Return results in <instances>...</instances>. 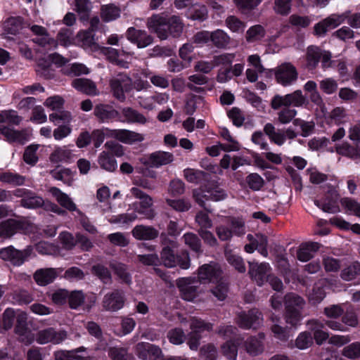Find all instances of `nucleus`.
Here are the masks:
<instances>
[{"label": "nucleus", "instance_id": "obj_8", "mask_svg": "<svg viewBox=\"0 0 360 360\" xmlns=\"http://www.w3.org/2000/svg\"><path fill=\"white\" fill-rule=\"evenodd\" d=\"M33 248L28 245L23 250H18L13 245L1 248L0 250V258L11 264L20 266L31 256Z\"/></svg>", "mask_w": 360, "mask_h": 360}, {"label": "nucleus", "instance_id": "obj_23", "mask_svg": "<svg viewBox=\"0 0 360 360\" xmlns=\"http://www.w3.org/2000/svg\"><path fill=\"white\" fill-rule=\"evenodd\" d=\"M114 138L126 144L140 143L145 139L143 134L128 129H114Z\"/></svg>", "mask_w": 360, "mask_h": 360}, {"label": "nucleus", "instance_id": "obj_37", "mask_svg": "<svg viewBox=\"0 0 360 360\" xmlns=\"http://www.w3.org/2000/svg\"><path fill=\"white\" fill-rule=\"evenodd\" d=\"M265 134L270 140L278 146L283 145L285 141L284 132L281 130H276L274 126L271 123H267L264 128Z\"/></svg>", "mask_w": 360, "mask_h": 360}, {"label": "nucleus", "instance_id": "obj_21", "mask_svg": "<svg viewBox=\"0 0 360 360\" xmlns=\"http://www.w3.org/2000/svg\"><path fill=\"white\" fill-rule=\"evenodd\" d=\"M249 266L250 276L259 285H262L267 278L266 274L270 269L269 264L249 262Z\"/></svg>", "mask_w": 360, "mask_h": 360}, {"label": "nucleus", "instance_id": "obj_29", "mask_svg": "<svg viewBox=\"0 0 360 360\" xmlns=\"http://www.w3.org/2000/svg\"><path fill=\"white\" fill-rule=\"evenodd\" d=\"M121 113L124 118V121L127 123L143 125L149 121L148 118H147L143 114L130 107L123 108L121 110Z\"/></svg>", "mask_w": 360, "mask_h": 360}, {"label": "nucleus", "instance_id": "obj_13", "mask_svg": "<svg viewBox=\"0 0 360 360\" xmlns=\"http://www.w3.org/2000/svg\"><path fill=\"white\" fill-rule=\"evenodd\" d=\"M49 120L58 127L53 131V136L60 140L68 135V113L65 111L56 112L49 115Z\"/></svg>", "mask_w": 360, "mask_h": 360}, {"label": "nucleus", "instance_id": "obj_5", "mask_svg": "<svg viewBox=\"0 0 360 360\" xmlns=\"http://www.w3.org/2000/svg\"><path fill=\"white\" fill-rule=\"evenodd\" d=\"M307 103V97L302 94V91L296 90L284 96L275 95L271 101V107L274 110H278L281 107H302Z\"/></svg>", "mask_w": 360, "mask_h": 360}, {"label": "nucleus", "instance_id": "obj_4", "mask_svg": "<svg viewBox=\"0 0 360 360\" xmlns=\"http://www.w3.org/2000/svg\"><path fill=\"white\" fill-rule=\"evenodd\" d=\"M304 300L293 293L285 296V321L292 326H296L302 319L301 310L304 306Z\"/></svg>", "mask_w": 360, "mask_h": 360}, {"label": "nucleus", "instance_id": "obj_60", "mask_svg": "<svg viewBox=\"0 0 360 360\" xmlns=\"http://www.w3.org/2000/svg\"><path fill=\"white\" fill-rule=\"evenodd\" d=\"M342 354L351 359L360 358V342H354L345 347Z\"/></svg>", "mask_w": 360, "mask_h": 360}, {"label": "nucleus", "instance_id": "obj_47", "mask_svg": "<svg viewBox=\"0 0 360 360\" xmlns=\"http://www.w3.org/2000/svg\"><path fill=\"white\" fill-rule=\"evenodd\" d=\"M91 136L94 146L98 148L102 144L105 137L114 138V129H110L108 128L96 129L93 131Z\"/></svg>", "mask_w": 360, "mask_h": 360}, {"label": "nucleus", "instance_id": "obj_49", "mask_svg": "<svg viewBox=\"0 0 360 360\" xmlns=\"http://www.w3.org/2000/svg\"><path fill=\"white\" fill-rule=\"evenodd\" d=\"M188 16L192 20H205L207 17V9L204 5L194 4L188 9Z\"/></svg>", "mask_w": 360, "mask_h": 360}, {"label": "nucleus", "instance_id": "obj_36", "mask_svg": "<svg viewBox=\"0 0 360 360\" xmlns=\"http://www.w3.org/2000/svg\"><path fill=\"white\" fill-rule=\"evenodd\" d=\"M77 40L84 49H90L92 51H97L100 49L98 44L94 42L91 32H79L77 35Z\"/></svg>", "mask_w": 360, "mask_h": 360}, {"label": "nucleus", "instance_id": "obj_45", "mask_svg": "<svg viewBox=\"0 0 360 360\" xmlns=\"http://www.w3.org/2000/svg\"><path fill=\"white\" fill-rule=\"evenodd\" d=\"M270 319L273 323L271 330L274 337L283 341L287 340L290 337L287 328H283L278 324L279 319L276 316L272 315Z\"/></svg>", "mask_w": 360, "mask_h": 360}, {"label": "nucleus", "instance_id": "obj_1", "mask_svg": "<svg viewBox=\"0 0 360 360\" xmlns=\"http://www.w3.org/2000/svg\"><path fill=\"white\" fill-rule=\"evenodd\" d=\"M148 28L155 32L160 39H166L170 34L179 37L184 28V24L179 17L172 15L169 18L164 14H154L147 20Z\"/></svg>", "mask_w": 360, "mask_h": 360}, {"label": "nucleus", "instance_id": "obj_3", "mask_svg": "<svg viewBox=\"0 0 360 360\" xmlns=\"http://www.w3.org/2000/svg\"><path fill=\"white\" fill-rule=\"evenodd\" d=\"M110 84L114 96L121 101L125 100L124 93L130 91L133 86L138 91L146 90L150 87L146 80L139 79L132 83L131 79L123 74H118L115 77L111 79Z\"/></svg>", "mask_w": 360, "mask_h": 360}, {"label": "nucleus", "instance_id": "obj_2", "mask_svg": "<svg viewBox=\"0 0 360 360\" xmlns=\"http://www.w3.org/2000/svg\"><path fill=\"white\" fill-rule=\"evenodd\" d=\"M221 270L220 266L214 263L205 264L198 268V278L201 283L217 282V285L211 290L213 295L219 300H224L227 295V284L220 278Z\"/></svg>", "mask_w": 360, "mask_h": 360}, {"label": "nucleus", "instance_id": "obj_30", "mask_svg": "<svg viewBox=\"0 0 360 360\" xmlns=\"http://www.w3.org/2000/svg\"><path fill=\"white\" fill-rule=\"evenodd\" d=\"M26 26H30V24L24 22L22 18L19 16L11 17L4 24L5 33L12 35H16Z\"/></svg>", "mask_w": 360, "mask_h": 360}, {"label": "nucleus", "instance_id": "obj_27", "mask_svg": "<svg viewBox=\"0 0 360 360\" xmlns=\"http://www.w3.org/2000/svg\"><path fill=\"white\" fill-rule=\"evenodd\" d=\"M1 133L5 136L7 141L10 143H18L24 144L28 140V134L27 131L23 130H15L14 129L4 127L0 129Z\"/></svg>", "mask_w": 360, "mask_h": 360}, {"label": "nucleus", "instance_id": "obj_26", "mask_svg": "<svg viewBox=\"0 0 360 360\" xmlns=\"http://www.w3.org/2000/svg\"><path fill=\"white\" fill-rule=\"evenodd\" d=\"M58 273L56 269L44 268L37 269L33 278L35 282L40 286H45L51 283L57 277Z\"/></svg>", "mask_w": 360, "mask_h": 360}, {"label": "nucleus", "instance_id": "obj_61", "mask_svg": "<svg viewBox=\"0 0 360 360\" xmlns=\"http://www.w3.org/2000/svg\"><path fill=\"white\" fill-rule=\"evenodd\" d=\"M184 176L190 183L198 184L205 178V173L200 170L188 168L184 170Z\"/></svg>", "mask_w": 360, "mask_h": 360}, {"label": "nucleus", "instance_id": "obj_39", "mask_svg": "<svg viewBox=\"0 0 360 360\" xmlns=\"http://www.w3.org/2000/svg\"><path fill=\"white\" fill-rule=\"evenodd\" d=\"M98 162L100 167L108 172H114L117 167L116 160L111 154L105 151H103L99 155Z\"/></svg>", "mask_w": 360, "mask_h": 360}, {"label": "nucleus", "instance_id": "obj_28", "mask_svg": "<svg viewBox=\"0 0 360 360\" xmlns=\"http://www.w3.org/2000/svg\"><path fill=\"white\" fill-rule=\"evenodd\" d=\"M307 326L309 330L313 333L316 344L321 345L329 338L328 333L323 330L324 324L322 322L316 319H311L307 321Z\"/></svg>", "mask_w": 360, "mask_h": 360}, {"label": "nucleus", "instance_id": "obj_10", "mask_svg": "<svg viewBox=\"0 0 360 360\" xmlns=\"http://www.w3.org/2000/svg\"><path fill=\"white\" fill-rule=\"evenodd\" d=\"M275 78L278 83L284 86L293 84L298 78L296 68L290 63H283L274 70Z\"/></svg>", "mask_w": 360, "mask_h": 360}, {"label": "nucleus", "instance_id": "obj_52", "mask_svg": "<svg viewBox=\"0 0 360 360\" xmlns=\"http://www.w3.org/2000/svg\"><path fill=\"white\" fill-rule=\"evenodd\" d=\"M264 35V28L260 25H256L248 30L245 38L247 41L252 43L261 40Z\"/></svg>", "mask_w": 360, "mask_h": 360}, {"label": "nucleus", "instance_id": "obj_43", "mask_svg": "<svg viewBox=\"0 0 360 360\" xmlns=\"http://www.w3.org/2000/svg\"><path fill=\"white\" fill-rule=\"evenodd\" d=\"M189 321L191 333L197 335H200V333L205 331H210L213 328L211 323L205 322L197 317H192Z\"/></svg>", "mask_w": 360, "mask_h": 360}, {"label": "nucleus", "instance_id": "obj_40", "mask_svg": "<svg viewBox=\"0 0 360 360\" xmlns=\"http://www.w3.org/2000/svg\"><path fill=\"white\" fill-rule=\"evenodd\" d=\"M219 134L224 140L228 141L227 143L224 144V151L231 152L238 151L240 150V146L239 143L231 135L229 131L226 128H220Z\"/></svg>", "mask_w": 360, "mask_h": 360}, {"label": "nucleus", "instance_id": "obj_62", "mask_svg": "<svg viewBox=\"0 0 360 360\" xmlns=\"http://www.w3.org/2000/svg\"><path fill=\"white\" fill-rule=\"evenodd\" d=\"M297 111L289 107H285L278 113V120L281 124H288L293 120Z\"/></svg>", "mask_w": 360, "mask_h": 360}, {"label": "nucleus", "instance_id": "obj_17", "mask_svg": "<svg viewBox=\"0 0 360 360\" xmlns=\"http://www.w3.org/2000/svg\"><path fill=\"white\" fill-rule=\"evenodd\" d=\"M126 37L129 41L135 44L138 48H145L153 42V37L146 31L129 27L126 32Z\"/></svg>", "mask_w": 360, "mask_h": 360}, {"label": "nucleus", "instance_id": "obj_38", "mask_svg": "<svg viewBox=\"0 0 360 360\" xmlns=\"http://www.w3.org/2000/svg\"><path fill=\"white\" fill-rule=\"evenodd\" d=\"M328 119L329 122L340 125L348 122L349 121V116L345 108L336 107L330 112Z\"/></svg>", "mask_w": 360, "mask_h": 360}, {"label": "nucleus", "instance_id": "obj_59", "mask_svg": "<svg viewBox=\"0 0 360 360\" xmlns=\"http://www.w3.org/2000/svg\"><path fill=\"white\" fill-rule=\"evenodd\" d=\"M110 266L123 282L126 283H131V276L127 271V266L124 264L122 263L112 262Z\"/></svg>", "mask_w": 360, "mask_h": 360}, {"label": "nucleus", "instance_id": "obj_22", "mask_svg": "<svg viewBox=\"0 0 360 360\" xmlns=\"http://www.w3.org/2000/svg\"><path fill=\"white\" fill-rule=\"evenodd\" d=\"M264 335L258 334L257 336L249 337L244 342L245 351L251 356H257L262 354L264 350Z\"/></svg>", "mask_w": 360, "mask_h": 360}, {"label": "nucleus", "instance_id": "obj_57", "mask_svg": "<svg viewBox=\"0 0 360 360\" xmlns=\"http://www.w3.org/2000/svg\"><path fill=\"white\" fill-rule=\"evenodd\" d=\"M137 219V214L135 212L131 213H124L117 216H112L109 219L111 224H117L121 226L128 225Z\"/></svg>", "mask_w": 360, "mask_h": 360}, {"label": "nucleus", "instance_id": "obj_34", "mask_svg": "<svg viewBox=\"0 0 360 360\" xmlns=\"http://www.w3.org/2000/svg\"><path fill=\"white\" fill-rule=\"evenodd\" d=\"M178 286L181 292L183 299L187 301H192L197 296V288L191 285L188 278H181L178 281Z\"/></svg>", "mask_w": 360, "mask_h": 360}, {"label": "nucleus", "instance_id": "obj_32", "mask_svg": "<svg viewBox=\"0 0 360 360\" xmlns=\"http://www.w3.org/2000/svg\"><path fill=\"white\" fill-rule=\"evenodd\" d=\"M314 203L326 212L336 213L340 210L338 203V197L335 194H331L323 200H316Z\"/></svg>", "mask_w": 360, "mask_h": 360}, {"label": "nucleus", "instance_id": "obj_25", "mask_svg": "<svg viewBox=\"0 0 360 360\" xmlns=\"http://www.w3.org/2000/svg\"><path fill=\"white\" fill-rule=\"evenodd\" d=\"M94 114L100 122L105 123L115 118L118 112L112 105L98 104L95 106Z\"/></svg>", "mask_w": 360, "mask_h": 360}, {"label": "nucleus", "instance_id": "obj_53", "mask_svg": "<svg viewBox=\"0 0 360 360\" xmlns=\"http://www.w3.org/2000/svg\"><path fill=\"white\" fill-rule=\"evenodd\" d=\"M69 211H77L78 214L77 217L80 221V224L83 226V228L88 232L91 233H94L96 232V227L91 224L89 221V219L84 216L80 211L76 210V205L72 201L69 200Z\"/></svg>", "mask_w": 360, "mask_h": 360}, {"label": "nucleus", "instance_id": "obj_33", "mask_svg": "<svg viewBox=\"0 0 360 360\" xmlns=\"http://www.w3.org/2000/svg\"><path fill=\"white\" fill-rule=\"evenodd\" d=\"M319 248V244L317 243H306L300 245L297 257L301 262H307L313 257V255Z\"/></svg>", "mask_w": 360, "mask_h": 360}, {"label": "nucleus", "instance_id": "obj_58", "mask_svg": "<svg viewBox=\"0 0 360 360\" xmlns=\"http://www.w3.org/2000/svg\"><path fill=\"white\" fill-rule=\"evenodd\" d=\"M91 272L98 277L103 283H110L111 282V274L107 267L101 264H96L92 266Z\"/></svg>", "mask_w": 360, "mask_h": 360}, {"label": "nucleus", "instance_id": "obj_15", "mask_svg": "<svg viewBox=\"0 0 360 360\" xmlns=\"http://www.w3.org/2000/svg\"><path fill=\"white\" fill-rule=\"evenodd\" d=\"M29 27L32 32L36 36L32 39L34 43L46 49L56 47V41L50 37L45 27L37 25H30Z\"/></svg>", "mask_w": 360, "mask_h": 360}, {"label": "nucleus", "instance_id": "obj_16", "mask_svg": "<svg viewBox=\"0 0 360 360\" xmlns=\"http://www.w3.org/2000/svg\"><path fill=\"white\" fill-rule=\"evenodd\" d=\"M136 354L142 360H161L162 350L158 346L148 342H139L136 345Z\"/></svg>", "mask_w": 360, "mask_h": 360}, {"label": "nucleus", "instance_id": "obj_7", "mask_svg": "<svg viewBox=\"0 0 360 360\" xmlns=\"http://www.w3.org/2000/svg\"><path fill=\"white\" fill-rule=\"evenodd\" d=\"M227 223L231 225V229L224 224L216 226V234L220 240H229L233 235L242 236L245 234V221L242 218L231 217L227 219Z\"/></svg>", "mask_w": 360, "mask_h": 360}, {"label": "nucleus", "instance_id": "obj_44", "mask_svg": "<svg viewBox=\"0 0 360 360\" xmlns=\"http://www.w3.org/2000/svg\"><path fill=\"white\" fill-rule=\"evenodd\" d=\"M211 41L218 48H224L230 42V37L224 30L218 29L211 32Z\"/></svg>", "mask_w": 360, "mask_h": 360}, {"label": "nucleus", "instance_id": "obj_63", "mask_svg": "<svg viewBox=\"0 0 360 360\" xmlns=\"http://www.w3.org/2000/svg\"><path fill=\"white\" fill-rule=\"evenodd\" d=\"M120 10L114 6H104L101 10V17L103 20L109 22L120 16Z\"/></svg>", "mask_w": 360, "mask_h": 360}, {"label": "nucleus", "instance_id": "obj_56", "mask_svg": "<svg viewBox=\"0 0 360 360\" xmlns=\"http://www.w3.org/2000/svg\"><path fill=\"white\" fill-rule=\"evenodd\" d=\"M225 255L228 262L234 266L239 272L243 273L245 271V266L240 257L227 249L225 250Z\"/></svg>", "mask_w": 360, "mask_h": 360}, {"label": "nucleus", "instance_id": "obj_12", "mask_svg": "<svg viewBox=\"0 0 360 360\" xmlns=\"http://www.w3.org/2000/svg\"><path fill=\"white\" fill-rule=\"evenodd\" d=\"M347 18H348V13L332 14L314 25V33L317 36H323L328 30L342 24Z\"/></svg>", "mask_w": 360, "mask_h": 360}, {"label": "nucleus", "instance_id": "obj_18", "mask_svg": "<svg viewBox=\"0 0 360 360\" xmlns=\"http://www.w3.org/2000/svg\"><path fill=\"white\" fill-rule=\"evenodd\" d=\"M262 316L257 309H252L248 314L242 313L238 315V323L243 328H257L262 323Z\"/></svg>", "mask_w": 360, "mask_h": 360}, {"label": "nucleus", "instance_id": "obj_9", "mask_svg": "<svg viewBox=\"0 0 360 360\" xmlns=\"http://www.w3.org/2000/svg\"><path fill=\"white\" fill-rule=\"evenodd\" d=\"M130 192L134 198L140 200L139 207H137L138 203L136 202L133 203L131 206L136 210L139 214L143 215L145 218L149 219L154 218L155 212L152 207L153 205V198L137 187H132Z\"/></svg>", "mask_w": 360, "mask_h": 360}, {"label": "nucleus", "instance_id": "obj_64", "mask_svg": "<svg viewBox=\"0 0 360 360\" xmlns=\"http://www.w3.org/2000/svg\"><path fill=\"white\" fill-rule=\"evenodd\" d=\"M108 355L111 360H129L130 355L127 350L122 347H110L108 349Z\"/></svg>", "mask_w": 360, "mask_h": 360}, {"label": "nucleus", "instance_id": "obj_51", "mask_svg": "<svg viewBox=\"0 0 360 360\" xmlns=\"http://www.w3.org/2000/svg\"><path fill=\"white\" fill-rule=\"evenodd\" d=\"M25 178L16 173L4 172L0 174V181L1 182L11 184L13 186H21L25 183Z\"/></svg>", "mask_w": 360, "mask_h": 360}, {"label": "nucleus", "instance_id": "obj_35", "mask_svg": "<svg viewBox=\"0 0 360 360\" xmlns=\"http://www.w3.org/2000/svg\"><path fill=\"white\" fill-rule=\"evenodd\" d=\"M15 332L19 336L20 340L25 345H30L34 340V336L27 327L25 321L18 320Z\"/></svg>", "mask_w": 360, "mask_h": 360}, {"label": "nucleus", "instance_id": "obj_20", "mask_svg": "<svg viewBox=\"0 0 360 360\" xmlns=\"http://www.w3.org/2000/svg\"><path fill=\"white\" fill-rule=\"evenodd\" d=\"M173 160L172 153L159 150L150 154L143 164L150 167L158 168L171 163Z\"/></svg>", "mask_w": 360, "mask_h": 360}, {"label": "nucleus", "instance_id": "obj_31", "mask_svg": "<svg viewBox=\"0 0 360 360\" xmlns=\"http://www.w3.org/2000/svg\"><path fill=\"white\" fill-rule=\"evenodd\" d=\"M131 233L138 240H153L158 236V231L154 228L143 225L136 226Z\"/></svg>", "mask_w": 360, "mask_h": 360}, {"label": "nucleus", "instance_id": "obj_19", "mask_svg": "<svg viewBox=\"0 0 360 360\" xmlns=\"http://www.w3.org/2000/svg\"><path fill=\"white\" fill-rule=\"evenodd\" d=\"M124 297L122 292L115 290L106 294L103 300V307L107 311H115L124 306Z\"/></svg>", "mask_w": 360, "mask_h": 360}, {"label": "nucleus", "instance_id": "obj_55", "mask_svg": "<svg viewBox=\"0 0 360 360\" xmlns=\"http://www.w3.org/2000/svg\"><path fill=\"white\" fill-rule=\"evenodd\" d=\"M335 150L338 153L352 158H357L360 156L359 150L347 142L336 146Z\"/></svg>", "mask_w": 360, "mask_h": 360}, {"label": "nucleus", "instance_id": "obj_14", "mask_svg": "<svg viewBox=\"0 0 360 360\" xmlns=\"http://www.w3.org/2000/svg\"><path fill=\"white\" fill-rule=\"evenodd\" d=\"M67 337L65 330L56 331L53 328H49L39 330L36 336V341L40 345L52 342L53 344H59Z\"/></svg>", "mask_w": 360, "mask_h": 360}, {"label": "nucleus", "instance_id": "obj_42", "mask_svg": "<svg viewBox=\"0 0 360 360\" xmlns=\"http://www.w3.org/2000/svg\"><path fill=\"white\" fill-rule=\"evenodd\" d=\"M242 342V340L237 338L235 342L227 341L221 346L223 354L229 360H236L238 355V345Z\"/></svg>", "mask_w": 360, "mask_h": 360}, {"label": "nucleus", "instance_id": "obj_11", "mask_svg": "<svg viewBox=\"0 0 360 360\" xmlns=\"http://www.w3.org/2000/svg\"><path fill=\"white\" fill-rule=\"evenodd\" d=\"M160 259L162 264L169 268L178 264L181 269H187L191 264L189 255L187 252H183L181 256L176 257L172 249L168 247L162 249Z\"/></svg>", "mask_w": 360, "mask_h": 360}, {"label": "nucleus", "instance_id": "obj_48", "mask_svg": "<svg viewBox=\"0 0 360 360\" xmlns=\"http://www.w3.org/2000/svg\"><path fill=\"white\" fill-rule=\"evenodd\" d=\"M44 203L42 198L35 195L32 191L29 192L25 198L20 200V205L27 208H37L41 207Z\"/></svg>", "mask_w": 360, "mask_h": 360}, {"label": "nucleus", "instance_id": "obj_50", "mask_svg": "<svg viewBox=\"0 0 360 360\" xmlns=\"http://www.w3.org/2000/svg\"><path fill=\"white\" fill-rule=\"evenodd\" d=\"M360 275V263L354 262L345 268L341 273V278L345 281H352Z\"/></svg>", "mask_w": 360, "mask_h": 360}, {"label": "nucleus", "instance_id": "obj_24", "mask_svg": "<svg viewBox=\"0 0 360 360\" xmlns=\"http://www.w3.org/2000/svg\"><path fill=\"white\" fill-rule=\"evenodd\" d=\"M72 86L78 91L82 92L89 96H98L100 94L95 82L89 79H75L72 81Z\"/></svg>", "mask_w": 360, "mask_h": 360}, {"label": "nucleus", "instance_id": "obj_6", "mask_svg": "<svg viewBox=\"0 0 360 360\" xmlns=\"http://www.w3.org/2000/svg\"><path fill=\"white\" fill-rule=\"evenodd\" d=\"M32 230L33 226L25 220L8 219L0 222V238L2 239L11 238L18 232L27 234Z\"/></svg>", "mask_w": 360, "mask_h": 360}, {"label": "nucleus", "instance_id": "obj_46", "mask_svg": "<svg viewBox=\"0 0 360 360\" xmlns=\"http://www.w3.org/2000/svg\"><path fill=\"white\" fill-rule=\"evenodd\" d=\"M322 52L316 46H310L307 49L306 59L307 67L309 69H314L317 66Z\"/></svg>", "mask_w": 360, "mask_h": 360}, {"label": "nucleus", "instance_id": "obj_54", "mask_svg": "<svg viewBox=\"0 0 360 360\" xmlns=\"http://www.w3.org/2000/svg\"><path fill=\"white\" fill-rule=\"evenodd\" d=\"M226 26L232 32L243 33L246 25L244 22L234 15H229L225 20Z\"/></svg>", "mask_w": 360, "mask_h": 360}, {"label": "nucleus", "instance_id": "obj_41", "mask_svg": "<svg viewBox=\"0 0 360 360\" xmlns=\"http://www.w3.org/2000/svg\"><path fill=\"white\" fill-rule=\"evenodd\" d=\"M98 51L103 53L107 57V58L112 63H115L122 68H128L127 62L122 59H120V53L118 52L117 50L112 48L100 46Z\"/></svg>", "mask_w": 360, "mask_h": 360}]
</instances>
